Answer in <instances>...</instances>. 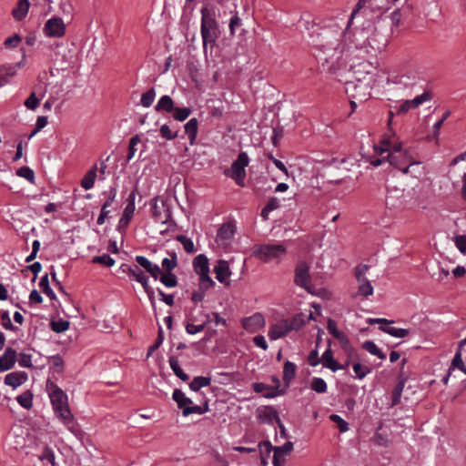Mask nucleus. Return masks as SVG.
I'll use <instances>...</instances> for the list:
<instances>
[{"instance_id": "obj_1", "label": "nucleus", "mask_w": 466, "mask_h": 466, "mask_svg": "<svg viewBox=\"0 0 466 466\" xmlns=\"http://www.w3.org/2000/svg\"><path fill=\"white\" fill-rule=\"evenodd\" d=\"M351 45L365 54L381 52L387 45V39L377 32L372 21H366L361 27H357L351 33L347 31L330 35L322 34L318 47V56L322 66L329 72H336L345 64L348 53L351 51Z\"/></svg>"}, {"instance_id": "obj_2", "label": "nucleus", "mask_w": 466, "mask_h": 466, "mask_svg": "<svg viewBox=\"0 0 466 466\" xmlns=\"http://www.w3.org/2000/svg\"><path fill=\"white\" fill-rule=\"evenodd\" d=\"M374 153L378 157H372L369 161L373 167H379L385 161L402 172L403 167L410 161V155L402 150L401 143L382 141L380 145L373 147Z\"/></svg>"}, {"instance_id": "obj_3", "label": "nucleus", "mask_w": 466, "mask_h": 466, "mask_svg": "<svg viewBox=\"0 0 466 466\" xmlns=\"http://www.w3.org/2000/svg\"><path fill=\"white\" fill-rule=\"evenodd\" d=\"M46 390L56 416L70 431L75 432L73 427L70 426L74 420V416L69 409L67 395L49 380L46 381Z\"/></svg>"}, {"instance_id": "obj_4", "label": "nucleus", "mask_w": 466, "mask_h": 466, "mask_svg": "<svg viewBox=\"0 0 466 466\" xmlns=\"http://www.w3.org/2000/svg\"><path fill=\"white\" fill-rule=\"evenodd\" d=\"M201 36L203 40V48L207 52L208 46L212 48L218 37V24L208 8L201 10Z\"/></svg>"}, {"instance_id": "obj_5", "label": "nucleus", "mask_w": 466, "mask_h": 466, "mask_svg": "<svg viewBox=\"0 0 466 466\" xmlns=\"http://www.w3.org/2000/svg\"><path fill=\"white\" fill-rule=\"evenodd\" d=\"M287 248L282 244H264L255 246L253 255L265 263L280 261L286 254Z\"/></svg>"}, {"instance_id": "obj_6", "label": "nucleus", "mask_w": 466, "mask_h": 466, "mask_svg": "<svg viewBox=\"0 0 466 466\" xmlns=\"http://www.w3.org/2000/svg\"><path fill=\"white\" fill-rule=\"evenodd\" d=\"M248 161L249 159L247 153H240L238 158L232 163L230 169L225 172V175L234 179L238 186L244 187L246 177L245 168L248 165Z\"/></svg>"}, {"instance_id": "obj_7", "label": "nucleus", "mask_w": 466, "mask_h": 466, "mask_svg": "<svg viewBox=\"0 0 466 466\" xmlns=\"http://www.w3.org/2000/svg\"><path fill=\"white\" fill-rule=\"evenodd\" d=\"M194 269L199 276V286L203 289H208L215 282L209 277L208 259L205 255H198L194 258Z\"/></svg>"}, {"instance_id": "obj_8", "label": "nucleus", "mask_w": 466, "mask_h": 466, "mask_svg": "<svg viewBox=\"0 0 466 466\" xmlns=\"http://www.w3.org/2000/svg\"><path fill=\"white\" fill-rule=\"evenodd\" d=\"M369 269L368 265H359L355 268V277L358 282V291L354 297H369L373 294V287L365 275Z\"/></svg>"}, {"instance_id": "obj_9", "label": "nucleus", "mask_w": 466, "mask_h": 466, "mask_svg": "<svg viewBox=\"0 0 466 466\" xmlns=\"http://www.w3.org/2000/svg\"><path fill=\"white\" fill-rule=\"evenodd\" d=\"M406 204L405 191L399 187H390L388 189L385 198V205L390 210H400Z\"/></svg>"}, {"instance_id": "obj_10", "label": "nucleus", "mask_w": 466, "mask_h": 466, "mask_svg": "<svg viewBox=\"0 0 466 466\" xmlns=\"http://www.w3.org/2000/svg\"><path fill=\"white\" fill-rule=\"evenodd\" d=\"M294 281L297 286L304 289L310 294H314L310 284L309 267L305 262H299L295 268Z\"/></svg>"}, {"instance_id": "obj_11", "label": "nucleus", "mask_w": 466, "mask_h": 466, "mask_svg": "<svg viewBox=\"0 0 466 466\" xmlns=\"http://www.w3.org/2000/svg\"><path fill=\"white\" fill-rule=\"evenodd\" d=\"M327 328H328V330L329 331V333L332 334V336L339 341L344 352L349 357H352V355L355 354V350H354L353 347L351 346L350 339H348L346 334L338 329L337 323L333 319H329L328 320Z\"/></svg>"}, {"instance_id": "obj_12", "label": "nucleus", "mask_w": 466, "mask_h": 466, "mask_svg": "<svg viewBox=\"0 0 466 466\" xmlns=\"http://www.w3.org/2000/svg\"><path fill=\"white\" fill-rule=\"evenodd\" d=\"M43 30L49 37H62L66 34V25L62 18L52 17L46 22Z\"/></svg>"}, {"instance_id": "obj_13", "label": "nucleus", "mask_w": 466, "mask_h": 466, "mask_svg": "<svg viewBox=\"0 0 466 466\" xmlns=\"http://www.w3.org/2000/svg\"><path fill=\"white\" fill-rule=\"evenodd\" d=\"M241 324L244 329L248 332L253 333L262 329L266 324V320L261 313L257 312L249 317L242 319Z\"/></svg>"}, {"instance_id": "obj_14", "label": "nucleus", "mask_w": 466, "mask_h": 466, "mask_svg": "<svg viewBox=\"0 0 466 466\" xmlns=\"http://www.w3.org/2000/svg\"><path fill=\"white\" fill-rule=\"evenodd\" d=\"M136 197H137V191L133 190L128 196V198H127L128 203L126 206V208H124L123 215L118 221L117 227L119 229L126 228L127 227V225L129 224V222L134 215L135 208H135Z\"/></svg>"}, {"instance_id": "obj_15", "label": "nucleus", "mask_w": 466, "mask_h": 466, "mask_svg": "<svg viewBox=\"0 0 466 466\" xmlns=\"http://www.w3.org/2000/svg\"><path fill=\"white\" fill-rule=\"evenodd\" d=\"M236 227L233 223H225L223 224L217 234V242L218 245L223 246L224 248L228 247L235 234Z\"/></svg>"}, {"instance_id": "obj_16", "label": "nucleus", "mask_w": 466, "mask_h": 466, "mask_svg": "<svg viewBox=\"0 0 466 466\" xmlns=\"http://www.w3.org/2000/svg\"><path fill=\"white\" fill-rule=\"evenodd\" d=\"M290 332L288 319H281L271 325L268 329V337L271 340L279 339Z\"/></svg>"}, {"instance_id": "obj_17", "label": "nucleus", "mask_w": 466, "mask_h": 466, "mask_svg": "<svg viewBox=\"0 0 466 466\" xmlns=\"http://www.w3.org/2000/svg\"><path fill=\"white\" fill-rule=\"evenodd\" d=\"M431 100V95L427 92L422 93L421 95L414 97L411 100L404 101L397 110L398 114H404L408 112L411 108H416L424 102Z\"/></svg>"}, {"instance_id": "obj_18", "label": "nucleus", "mask_w": 466, "mask_h": 466, "mask_svg": "<svg viewBox=\"0 0 466 466\" xmlns=\"http://www.w3.org/2000/svg\"><path fill=\"white\" fill-rule=\"evenodd\" d=\"M214 272L216 275V279L223 284H229V278L231 276V271L229 269L228 262L223 259H220L217 262L214 267Z\"/></svg>"}, {"instance_id": "obj_19", "label": "nucleus", "mask_w": 466, "mask_h": 466, "mask_svg": "<svg viewBox=\"0 0 466 466\" xmlns=\"http://www.w3.org/2000/svg\"><path fill=\"white\" fill-rule=\"evenodd\" d=\"M17 359L16 351L12 348H6L4 354L0 357V370L6 371L11 370Z\"/></svg>"}, {"instance_id": "obj_20", "label": "nucleus", "mask_w": 466, "mask_h": 466, "mask_svg": "<svg viewBox=\"0 0 466 466\" xmlns=\"http://www.w3.org/2000/svg\"><path fill=\"white\" fill-rule=\"evenodd\" d=\"M258 447L263 452L264 451L268 454L271 450H274V455L272 460V464L274 466H284L286 462V455L280 452V450H277L276 448H273L270 442L264 441L258 444Z\"/></svg>"}, {"instance_id": "obj_21", "label": "nucleus", "mask_w": 466, "mask_h": 466, "mask_svg": "<svg viewBox=\"0 0 466 466\" xmlns=\"http://www.w3.org/2000/svg\"><path fill=\"white\" fill-rule=\"evenodd\" d=\"M105 195L106 196V200L102 206L101 213L97 218L96 223L98 225L104 224L106 218L110 213V210H108L107 208L110 207L114 202L116 197V189L115 187H111L108 191L105 192Z\"/></svg>"}, {"instance_id": "obj_22", "label": "nucleus", "mask_w": 466, "mask_h": 466, "mask_svg": "<svg viewBox=\"0 0 466 466\" xmlns=\"http://www.w3.org/2000/svg\"><path fill=\"white\" fill-rule=\"evenodd\" d=\"M28 379V376L24 371H15L8 373L5 377V384L7 386H10L14 389L21 386L23 383H25Z\"/></svg>"}, {"instance_id": "obj_23", "label": "nucleus", "mask_w": 466, "mask_h": 466, "mask_svg": "<svg viewBox=\"0 0 466 466\" xmlns=\"http://www.w3.org/2000/svg\"><path fill=\"white\" fill-rule=\"evenodd\" d=\"M136 261L138 266L142 267L147 272H148L155 279H157L158 275L161 271L158 265L152 263L144 256H137Z\"/></svg>"}, {"instance_id": "obj_24", "label": "nucleus", "mask_w": 466, "mask_h": 466, "mask_svg": "<svg viewBox=\"0 0 466 466\" xmlns=\"http://www.w3.org/2000/svg\"><path fill=\"white\" fill-rule=\"evenodd\" d=\"M372 68V65L369 62H361L357 66H351L356 81L360 83L366 79V76L371 73Z\"/></svg>"}, {"instance_id": "obj_25", "label": "nucleus", "mask_w": 466, "mask_h": 466, "mask_svg": "<svg viewBox=\"0 0 466 466\" xmlns=\"http://www.w3.org/2000/svg\"><path fill=\"white\" fill-rule=\"evenodd\" d=\"M466 346V339H462L460 341L458 350L453 357V360L451 361V364L449 368L450 373H452L455 369L465 370V364L462 360V352L463 347Z\"/></svg>"}, {"instance_id": "obj_26", "label": "nucleus", "mask_w": 466, "mask_h": 466, "mask_svg": "<svg viewBox=\"0 0 466 466\" xmlns=\"http://www.w3.org/2000/svg\"><path fill=\"white\" fill-rule=\"evenodd\" d=\"M324 367L331 370L332 371H337L339 370H342L343 366L339 365L333 358V353L331 350L327 349L321 356L320 359Z\"/></svg>"}, {"instance_id": "obj_27", "label": "nucleus", "mask_w": 466, "mask_h": 466, "mask_svg": "<svg viewBox=\"0 0 466 466\" xmlns=\"http://www.w3.org/2000/svg\"><path fill=\"white\" fill-rule=\"evenodd\" d=\"M402 173L413 177H419L422 175L423 168L420 166V162L412 160V157H410V161L403 167Z\"/></svg>"}, {"instance_id": "obj_28", "label": "nucleus", "mask_w": 466, "mask_h": 466, "mask_svg": "<svg viewBox=\"0 0 466 466\" xmlns=\"http://www.w3.org/2000/svg\"><path fill=\"white\" fill-rule=\"evenodd\" d=\"M174 108V101L167 95L162 96L155 106L157 112L171 113Z\"/></svg>"}, {"instance_id": "obj_29", "label": "nucleus", "mask_w": 466, "mask_h": 466, "mask_svg": "<svg viewBox=\"0 0 466 466\" xmlns=\"http://www.w3.org/2000/svg\"><path fill=\"white\" fill-rule=\"evenodd\" d=\"M29 1L28 0H19L17 3V6L14 8L12 11V15L15 19L21 21L25 17L29 10Z\"/></svg>"}, {"instance_id": "obj_30", "label": "nucleus", "mask_w": 466, "mask_h": 466, "mask_svg": "<svg viewBox=\"0 0 466 466\" xmlns=\"http://www.w3.org/2000/svg\"><path fill=\"white\" fill-rule=\"evenodd\" d=\"M312 313H309V316H305L304 314H298L294 316L291 319H288L289 326L291 330H297L303 327L306 324L307 319H312Z\"/></svg>"}, {"instance_id": "obj_31", "label": "nucleus", "mask_w": 466, "mask_h": 466, "mask_svg": "<svg viewBox=\"0 0 466 466\" xmlns=\"http://www.w3.org/2000/svg\"><path fill=\"white\" fill-rule=\"evenodd\" d=\"M358 87L367 90L370 87V85L368 83L367 84L361 83V85L359 86L353 80L347 81L345 84V90L350 96H352L354 98H360V100H362V98L365 96V94H363V97H361L360 94H355V91L357 90Z\"/></svg>"}, {"instance_id": "obj_32", "label": "nucleus", "mask_w": 466, "mask_h": 466, "mask_svg": "<svg viewBox=\"0 0 466 466\" xmlns=\"http://www.w3.org/2000/svg\"><path fill=\"white\" fill-rule=\"evenodd\" d=\"M96 165L93 166V167L84 176L81 180V186L84 189L88 190L94 187L96 177Z\"/></svg>"}, {"instance_id": "obj_33", "label": "nucleus", "mask_w": 466, "mask_h": 466, "mask_svg": "<svg viewBox=\"0 0 466 466\" xmlns=\"http://www.w3.org/2000/svg\"><path fill=\"white\" fill-rule=\"evenodd\" d=\"M198 122L196 118H191L186 125H185V132L188 137L190 144H194L195 139L197 137L198 134Z\"/></svg>"}, {"instance_id": "obj_34", "label": "nucleus", "mask_w": 466, "mask_h": 466, "mask_svg": "<svg viewBox=\"0 0 466 466\" xmlns=\"http://www.w3.org/2000/svg\"><path fill=\"white\" fill-rule=\"evenodd\" d=\"M173 400L177 402L178 408L183 409L192 404L191 399L186 397L184 392L178 389H176L172 395Z\"/></svg>"}, {"instance_id": "obj_35", "label": "nucleus", "mask_w": 466, "mask_h": 466, "mask_svg": "<svg viewBox=\"0 0 466 466\" xmlns=\"http://www.w3.org/2000/svg\"><path fill=\"white\" fill-rule=\"evenodd\" d=\"M210 383L211 379L209 377L198 376L189 383V388L193 391H198L201 388L209 386Z\"/></svg>"}, {"instance_id": "obj_36", "label": "nucleus", "mask_w": 466, "mask_h": 466, "mask_svg": "<svg viewBox=\"0 0 466 466\" xmlns=\"http://www.w3.org/2000/svg\"><path fill=\"white\" fill-rule=\"evenodd\" d=\"M168 361L170 368L172 369L176 376H177L183 381H187L189 379L188 375L186 374L180 368L178 360L176 357H170Z\"/></svg>"}, {"instance_id": "obj_37", "label": "nucleus", "mask_w": 466, "mask_h": 466, "mask_svg": "<svg viewBox=\"0 0 466 466\" xmlns=\"http://www.w3.org/2000/svg\"><path fill=\"white\" fill-rule=\"evenodd\" d=\"M296 374V365L287 360L284 364L283 368V380L287 384H289L290 380L295 377Z\"/></svg>"}, {"instance_id": "obj_38", "label": "nucleus", "mask_w": 466, "mask_h": 466, "mask_svg": "<svg viewBox=\"0 0 466 466\" xmlns=\"http://www.w3.org/2000/svg\"><path fill=\"white\" fill-rule=\"evenodd\" d=\"M50 369L57 373H62L64 370V360L60 355H54L48 358Z\"/></svg>"}, {"instance_id": "obj_39", "label": "nucleus", "mask_w": 466, "mask_h": 466, "mask_svg": "<svg viewBox=\"0 0 466 466\" xmlns=\"http://www.w3.org/2000/svg\"><path fill=\"white\" fill-rule=\"evenodd\" d=\"M362 348L371 355L378 356L380 360H384L386 355L376 346L373 341L367 340L363 342Z\"/></svg>"}, {"instance_id": "obj_40", "label": "nucleus", "mask_w": 466, "mask_h": 466, "mask_svg": "<svg viewBox=\"0 0 466 466\" xmlns=\"http://www.w3.org/2000/svg\"><path fill=\"white\" fill-rule=\"evenodd\" d=\"M380 329L395 338H405L410 333L408 329L396 327H381Z\"/></svg>"}, {"instance_id": "obj_41", "label": "nucleus", "mask_w": 466, "mask_h": 466, "mask_svg": "<svg viewBox=\"0 0 466 466\" xmlns=\"http://www.w3.org/2000/svg\"><path fill=\"white\" fill-rule=\"evenodd\" d=\"M279 207V200L277 198H271L268 201L267 205L263 208V209L261 211V217L264 219H268V214L271 211L277 209Z\"/></svg>"}, {"instance_id": "obj_42", "label": "nucleus", "mask_w": 466, "mask_h": 466, "mask_svg": "<svg viewBox=\"0 0 466 466\" xmlns=\"http://www.w3.org/2000/svg\"><path fill=\"white\" fill-rule=\"evenodd\" d=\"M17 402L25 409H30L33 405V395L30 391H25L16 397Z\"/></svg>"}, {"instance_id": "obj_43", "label": "nucleus", "mask_w": 466, "mask_h": 466, "mask_svg": "<svg viewBox=\"0 0 466 466\" xmlns=\"http://www.w3.org/2000/svg\"><path fill=\"white\" fill-rule=\"evenodd\" d=\"M310 388L318 393H324L327 391L328 386L323 379L315 377L311 380Z\"/></svg>"}, {"instance_id": "obj_44", "label": "nucleus", "mask_w": 466, "mask_h": 466, "mask_svg": "<svg viewBox=\"0 0 466 466\" xmlns=\"http://www.w3.org/2000/svg\"><path fill=\"white\" fill-rule=\"evenodd\" d=\"M172 113L175 120L184 121L190 116L191 110L188 107H175Z\"/></svg>"}, {"instance_id": "obj_45", "label": "nucleus", "mask_w": 466, "mask_h": 466, "mask_svg": "<svg viewBox=\"0 0 466 466\" xmlns=\"http://www.w3.org/2000/svg\"><path fill=\"white\" fill-rule=\"evenodd\" d=\"M404 384H405V381L400 380L394 388V390L392 391V398H391V404H390L391 407L400 403L401 394H402V391L404 389Z\"/></svg>"}, {"instance_id": "obj_46", "label": "nucleus", "mask_w": 466, "mask_h": 466, "mask_svg": "<svg viewBox=\"0 0 466 466\" xmlns=\"http://www.w3.org/2000/svg\"><path fill=\"white\" fill-rule=\"evenodd\" d=\"M156 97V91L154 88H150L141 96L140 103L144 107H149Z\"/></svg>"}, {"instance_id": "obj_47", "label": "nucleus", "mask_w": 466, "mask_h": 466, "mask_svg": "<svg viewBox=\"0 0 466 466\" xmlns=\"http://www.w3.org/2000/svg\"><path fill=\"white\" fill-rule=\"evenodd\" d=\"M127 273L139 283L147 278L138 266L128 267Z\"/></svg>"}, {"instance_id": "obj_48", "label": "nucleus", "mask_w": 466, "mask_h": 466, "mask_svg": "<svg viewBox=\"0 0 466 466\" xmlns=\"http://www.w3.org/2000/svg\"><path fill=\"white\" fill-rule=\"evenodd\" d=\"M177 265V255L175 253L171 254V258H165L162 260L161 266L164 270L167 273H170Z\"/></svg>"}, {"instance_id": "obj_49", "label": "nucleus", "mask_w": 466, "mask_h": 466, "mask_svg": "<svg viewBox=\"0 0 466 466\" xmlns=\"http://www.w3.org/2000/svg\"><path fill=\"white\" fill-rule=\"evenodd\" d=\"M69 328V321L65 319L54 320L51 322V329L56 333H61L67 330Z\"/></svg>"}, {"instance_id": "obj_50", "label": "nucleus", "mask_w": 466, "mask_h": 466, "mask_svg": "<svg viewBox=\"0 0 466 466\" xmlns=\"http://www.w3.org/2000/svg\"><path fill=\"white\" fill-rule=\"evenodd\" d=\"M41 97H37L35 92H32L24 105L29 110H35L40 103Z\"/></svg>"}, {"instance_id": "obj_51", "label": "nucleus", "mask_w": 466, "mask_h": 466, "mask_svg": "<svg viewBox=\"0 0 466 466\" xmlns=\"http://www.w3.org/2000/svg\"><path fill=\"white\" fill-rule=\"evenodd\" d=\"M353 371L356 374V378L362 380L367 374L370 372V369L367 366L361 365L357 362L352 365Z\"/></svg>"}, {"instance_id": "obj_52", "label": "nucleus", "mask_w": 466, "mask_h": 466, "mask_svg": "<svg viewBox=\"0 0 466 466\" xmlns=\"http://www.w3.org/2000/svg\"><path fill=\"white\" fill-rule=\"evenodd\" d=\"M208 410V405H206L205 408H202L198 405H189L188 407H185L182 410L183 416L187 417L190 414L196 413V414H203Z\"/></svg>"}, {"instance_id": "obj_53", "label": "nucleus", "mask_w": 466, "mask_h": 466, "mask_svg": "<svg viewBox=\"0 0 466 466\" xmlns=\"http://www.w3.org/2000/svg\"><path fill=\"white\" fill-rule=\"evenodd\" d=\"M453 242L458 250L465 255L466 254V235H456L453 238Z\"/></svg>"}, {"instance_id": "obj_54", "label": "nucleus", "mask_w": 466, "mask_h": 466, "mask_svg": "<svg viewBox=\"0 0 466 466\" xmlns=\"http://www.w3.org/2000/svg\"><path fill=\"white\" fill-rule=\"evenodd\" d=\"M32 355L27 353H20L16 359L18 361V364L22 368H32L33 362H32Z\"/></svg>"}, {"instance_id": "obj_55", "label": "nucleus", "mask_w": 466, "mask_h": 466, "mask_svg": "<svg viewBox=\"0 0 466 466\" xmlns=\"http://www.w3.org/2000/svg\"><path fill=\"white\" fill-rule=\"evenodd\" d=\"M159 279L167 288L176 287L177 284V277L171 273L163 274Z\"/></svg>"}, {"instance_id": "obj_56", "label": "nucleus", "mask_w": 466, "mask_h": 466, "mask_svg": "<svg viewBox=\"0 0 466 466\" xmlns=\"http://www.w3.org/2000/svg\"><path fill=\"white\" fill-rule=\"evenodd\" d=\"M17 176L25 177L31 183H34L35 181V173L34 171L28 167H22L16 171Z\"/></svg>"}, {"instance_id": "obj_57", "label": "nucleus", "mask_w": 466, "mask_h": 466, "mask_svg": "<svg viewBox=\"0 0 466 466\" xmlns=\"http://www.w3.org/2000/svg\"><path fill=\"white\" fill-rule=\"evenodd\" d=\"M40 461H47L52 466H56V456L54 451L48 447L45 448L43 453L39 456Z\"/></svg>"}, {"instance_id": "obj_58", "label": "nucleus", "mask_w": 466, "mask_h": 466, "mask_svg": "<svg viewBox=\"0 0 466 466\" xmlns=\"http://www.w3.org/2000/svg\"><path fill=\"white\" fill-rule=\"evenodd\" d=\"M94 263L103 264L107 267H112L115 264V259L112 258L109 255L104 254L102 256H97L93 258Z\"/></svg>"}, {"instance_id": "obj_59", "label": "nucleus", "mask_w": 466, "mask_h": 466, "mask_svg": "<svg viewBox=\"0 0 466 466\" xmlns=\"http://www.w3.org/2000/svg\"><path fill=\"white\" fill-rule=\"evenodd\" d=\"M177 240L183 245V248L187 252L193 253L195 251L194 243L190 238L185 236H178Z\"/></svg>"}, {"instance_id": "obj_60", "label": "nucleus", "mask_w": 466, "mask_h": 466, "mask_svg": "<svg viewBox=\"0 0 466 466\" xmlns=\"http://www.w3.org/2000/svg\"><path fill=\"white\" fill-rule=\"evenodd\" d=\"M329 419L331 421L338 424L341 432H346L349 430L348 422L345 421L340 416L337 414H331Z\"/></svg>"}, {"instance_id": "obj_61", "label": "nucleus", "mask_w": 466, "mask_h": 466, "mask_svg": "<svg viewBox=\"0 0 466 466\" xmlns=\"http://www.w3.org/2000/svg\"><path fill=\"white\" fill-rule=\"evenodd\" d=\"M140 142V138L137 135L131 137L129 141V148H128V155H127V161L131 160L135 153L137 151L136 146Z\"/></svg>"}, {"instance_id": "obj_62", "label": "nucleus", "mask_w": 466, "mask_h": 466, "mask_svg": "<svg viewBox=\"0 0 466 466\" xmlns=\"http://www.w3.org/2000/svg\"><path fill=\"white\" fill-rule=\"evenodd\" d=\"M242 25V21L238 17V13L235 12L234 15L231 16L229 21V30L230 34L234 35L237 28H239Z\"/></svg>"}, {"instance_id": "obj_63", "label": "nucleus", "mask_w": 466, "mask_h": 466, "mask_svg": "<svg viewBox=\"0 0 466 466\" xmlns=\"http://www.w3.org/2000/svg\"><path fill=\"white\" fill-rule=\"evenodd\" d=\"M159 131H160L162 137L168 139V140L174 139L177 136V133L173 132L167 125H162L160 127Z\"/></svg>"}, {"instance_id": "obj_64", "label": "nucleus", "mask_w": 466, "mask_h": 466, "mask_svg": "<svg viewBox=\"0 0 466 466\" xmlns=\"http://www.w3.org/2000/svg\"><path fill=\"white\" fill-rule=\"evenodd\" d=\"M59 9L64 15L70 16L73 13V5L69 0H62Z\"/></svg>"}]
</instances>
